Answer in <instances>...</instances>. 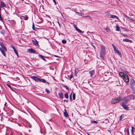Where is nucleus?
Masks as SVG:
<instances>
[{"label": "nucleus", "mask_w": 135, "mask_h": 135, "mask_svg": "<svg viewBox=\"0 0 135 135\" xmlns=\"http://www.w3.org/2000/svg\"><path fill=\"white\" fill-rule=\"evenodd\" d=\"M122 98L121 97H119L117 98H114L112 99L111 101V103L112 104H115L118 103L119 101L121 100Z\"/></svg>", "instance_id": "obj_1"}, {"label": "nucleus", "mask_w": 135, "mask_h": 135, "mask_svg": "<svg viewBox=\"0 0 135 135\" xmlns=\"http://www.w3.org/2000/svg\"><path fill=\"white\" fill-rule=\"evenodd\" d=\"M101 51L100 54L101 55H105V49L104 46L101 45H100Z\"/></svg>", "instance_id": "obj_2"}, {"label": "nucleus", "mask_w": 135, "mask_h": 135, "mask_svg": "<svg viewBox=\"0 0 135 135\" xmlns=\"http://www.w3.org/2000/svg\"><path fill=\"white\" fill-rule=\"evenodd\" d=\"M129 100L128 96L126 97L123 99H122V104H126L127 102H128V100Z\"/></svg>", "instance_id": "obj_3"}, {"label": "nucleus", "mask_w": 135, "mask_h": 135, "mask_svg": "<svg viewBox=\"0 0 135 135\" xmlns=\"http://www.w3.org/2000/svg\"><path fill=\"white\" fill-rule=\"evenodd\" d=\"M114 51L115 53H117L119 56H121L122 55L120 53V52L118 51V49L116 47L114 48Z\"/></svg>", "instance_id": "obj_4"}, {"label": "nucleus", "mask_w": 135, "mask_h": 135, "mask_svg": "<svg viewBox=\"0 0 135 135\" xmlns=\"http://www.w3.org/2000/svg\"><path fill=\"white\" fill-rule=\"evenodd\" d=\"M123 79L124 80V81L126 82H127L129 81L128 77L126 74H125V75L123 78Z\"/></svg>", "instance_id": "obj_5"}, {"label": "nucleus", "mask_w": 135, "mask_h": 135, "mask_svg": "<svg viewBox=\"0 0 135 135\" xmlns=\"http://www.w3.org/2000/svg\"><path fill=\"white\" fill-rule=\"evenodd\" d=\"M31 78L36 81L38 82H40V78H39L35 76H32L31 77Z\"/></svg>", "instance_id": "obj_6"}, {"label": "nucleus", "mask_w": 135, "mask_h": 135, "mask_svg": "<svg viewBox=\"0 0 135 135\" xmlns=\"http://www.w3.org/2000/svg\"><path fill=\"white\" fill-rule=\"evenodd\" d=\"M0 45L3 49V50H4V51H6L7 49L6 48V47L1 42H0Z\"/></svg>", "instance_id": "obj_7"}, {"label": "nucleus", "mask_w": 135, "mask_h": 135, "mask_svg": "<svg viewBox=\"0 0 135 135\" xmlns=\"http://www.w3.org/2000/svg\"><path fill=\"white\" fill-rule=\"evenodd\" d=\"M28 52L33 54L36 53V51L32 49H30L28 50Z\"/></svg>", "instance_id": "obj_8"}, {"label": "nucleus", "mask_w": 135, "mask_h": 135, "mask_svg": "<svg viewBox=\"0 0 135 135\" xmlns=\"http://www.w3.org/2000/svg\"><path fill=\"white\" fill-rule=\"evenodd\" d=\"M89 73L90 75V77H92L94 75L95 71L94 70H92L89 71Z\"/></svg>", "instance_id": "obj_9"}, {"label": "nucleus", "mask_w": 135, "mask_h": 135, "mask_svg": "<svg viewBox=\"0 0 135 135\" xmlns=\"http://www.w3.org/2000/svg\"><path fill=\"white\" fill-rule=\"evenodd\" d=\"M74 26L76 30L78 32L80 33L83 32L82 31L80 30L75 25H74Z\"/></svg>", "instance_id": "obj_10"}, {"label": "nucleus", "mask_w": 135, "mask_h": 135, "mask_svg": "<svg viewBox=\"0 0 135 135\" xmlns=\"http://www.w3.org/2000/svg\"><path fill=\"white\" fill-rule=\"evenodd\" d=\"M122 106L123 108L125 109V110H129V109L128 107V106L126 105L125 104H122Z\"/></svg>", "instance_id": "obj_11"}, {"label": "nucleus", "mask_w": 135, "mask_h": 135, "mask_svg": "<svg viewBox=\"0 0 135 135\" xmlns=\"http://www.w3.org/2000/svg\"><path fill=\"white\" fill-rule=\"evenodd\" d=\"M0 5L1 8H3L4 7H6V5L5 3H4L3 1H1L0 2Z\"/></svg>", "instance_id": "obj_12"}, {"label": "nucleus", "mask_w": 135, "mask_h": 135, "mask_svg": "<svg viewBox=\"0 0 135 135\" xmlns=\"http://www.w3.org/2000/svg\"><path fill=\"white\" fill-rule=\"evenodd\" d=\"M32 41L33 44L35 45H38V42L35 39H34L33 40H32Z\"/></svg>", "instance_id": "obj_13"}, {"label": "nucleus", "mask_w": 135, "mask_h": 135, "mask_svg": "<svg viewBox=\"0 0 135 135\" xmlns=\"http://www.w3.org/2000/svg\"><path fill=\"white\" fill-rule=\"evenodd\" d=\"M38 56L39 57L42 59L44 61H46V59L45 58V57L44 56L40 54L38 55Z\"/></svg>", "instance_id": "obj_14"}, {"label": "nucleus", "mask_w": 135, "mask_h": 135, "mask_svg": "<svg viewBox=\"0 0 135 135\" xmlns=\"http://www.w3.org/2000/svg\"><path fill=\"white\" fill-rule=\"evenodd\" d=\"M128 98L129 99H132L133 100L134 99V96L133 95H131L128 96Z\"/></svg>", "instance_id": "obj_15"}, {"label": "nucleus", "mask_w": 135, "mask_h": 135, "mask_svg": "<svg viewBox=\"0 0 135 135\" xmlns=\"http://www.w3.org/2000/svg\"><path fill=\"white\" fill-rule=\"evenodd\" d=\"M123 41L126 42H129L130 43H131L132 42V41L131 40H129L127 38H126L124 39L123 40Z\"/></svg>", "instance_id": "obj_16"}, {"label": "nucleus", "mask_w": 135, "mask_h": 135, "mask_svg": "<svg viewBox=\"0 0 135 135\" xmlns=\"http://www.w3.org/2000/svg\"><path fill=\"white\" fill-rule=\"evenodd\" d=\"M22 17L23 18V19L25 20H26L28 19V17L26 15L22 16Z\"/></svg>", "instance_id": "obj_17"}, {"label": "nucleus", "mask_w": 135, "mask_h": 135, "mask_svg": "<svg viewBox=\"0 0 135 135\" xmlns=\"http://www.w3.org/2000/svg\"><path fill=\"white\" fill-rule=\"evenodd\" d=\"M0 51L1 52V53L4 56H5L6 55V54L5 52L0 47Z\"/></svg>", "instance_id": "obj_18"}, {"label": "nucleus", "mask_w": 135, "mask_h": 135, "mask_svg": "<svg viewBox=\"0 0 135 135\" xmlns=\"http://www.w3.org/2000/svg\"><path fill=\"white\" fill-rule=\"evenodd\" d=\"M110 17H111V18H116L117 20H119L118 17L115 15H111Z\"/></svg>", "instance_id": "obj_19"}, {"label": "nucleus", "mask_w": 135, "mask_h": 135, "mask_svg": "<svg viewBox=\"0 0 135 135\" xmlns=\"http://www.w3.org/2000/svg\"><path fill=\"white\" fill-rule=\"evenodd\" d=\"M64 114L66 117H68V114L65 109V112H64Z\"/></svg>", "instance_id": "obj_20"}, {"label": "nucleus", "mask_w": 135, "mask_h": 135, "mask_svg": "<svg viewBox=\"0 0 135 135\" xmlns=\"http://www.w3.org/2000/svg\"><path fill=\"white\" fill-rule=\"evenodd\" d=\"M126 74H125L123 73H119V75L120 76H121L122 78L124 77V76Z\"/></svg>", "instance_id": "obj_21"}, {"label": "nucleus", "mask_w": 135, "mask_h": 135, "mask_svg": "<svg viewBox=\"0 0 135 135\" xmlns=\"http://www.w3.org/2000/svg\"><path fill=\"white\" fill-rule=\"evenodd\" d=\"M130 85L131 88H132L133 90L135 89V83Z\"/></svg>", "instance_id": "obj_22"}, {"label": "nucleus", "mask_w": 135, "mask_h": 135, "mask_svg": "<svg viewBox=\"0 0 135 135\" xmlns=\"http://www.w3.org/2000/svg\"><path fill=\"white\" fill-rule=\"evenodd\" d=\"M135 83L133 79H131L130 80V85Z\"/></svg>", "instance_id": "obj_23"}, {"label": "nucleus", "mask_w": 135, "mask_h": 135, "mask_svg": "<svg viewBox=\"0 0 135 135\" xmlns=\"http://www.w3.org/2000/svg\"><path fill=\"white\" fill-rule=\"evenodd\" d=\"M116 30L117 31H120V28L118 25H117L116 26Z\"/></svg>", "instance_id": "obj_24"}, {"label": "nucleus", "mask_w": 135, "mask_h": 135, "mask_svg": "<svg viewBox=\"0 0 135 135\" xmlns=\"http://www.w3.org/2000/svg\"><path fill=\"white\" fill-rule=\"evenodd\" d=\"M40 82H43L44 83H45L46 82V81L44 79H40Z\"/></svg>", "instance_id": "obj_25"}, {"label": "nucleus", "mask_w": 135, "mask_h": 135, "mask_svg": "<svg viewBox=\"0 0 135 135\" xmlns=\"http://www.w3.org/2000/svg\"><path fill=\"white\" fill-rule=\"evenodd\" d=\"M135 132V128L134 127L132 126V133Z\"/></svg>", "instance_id": "obj_26"}, {"label": "nucleus", "mask_w": 135, "mask_h": 135, "mask_svg": "<svg viewBox=\"0 0 135 135\" xmlns=\"http://www.w3.org/2000/svg\"><path fill=\"white\" fill-rule=\"evenodd\" d=\"M100 58L102 60H104V57L103 56L104 55H101V54H100Z\"/></svg>", "instance_id": "obj_27"}, {"label": "nucleus", "mask_w": 135, "mask_h": 135, "mask_svg": "<svg viewBox=\"0 0 135 135\" xmlns=\"http://www.w3.org/2000/svg\"><path fill=\"white\" fill-rule=\"evenodd\" d=\"M59 95L60 98H62L63 97V94L62 93H60L59 94Z\"/></svg>", "instance_id": "obj_28"}, {"label": "nucleus", "mask_w": 135, "mask_h": 135, "mask_svg": "<svg viewBox=\"0 0 135 135\" xmlns=\"http://www.w3.org/2000/svg\"><path fill=\"white\" fill-rule=\"evenodd\" d=\"M65 96L66 98L68 99L69 98L68 94L67 93H65Z\"/></svg>", "instance_id": "obj_29"}, {"label": "nucleus", "mask_w": 135, "mask_h": 135, "mask_svg": "<svg viewBox=\"0 0 135 135\" xmlns=\"http://www.w3.org/2000/svg\"><path fill=\"white\" fill-rule=\"evenodd\" d=\"M91 123L93 124H96L98 122H97V121H96L91 120Z\"/></svg>", "instance_id": "obj_30"}, {"label": "nucleus", "mask_w": 135, "mask_h": 135, "mask_svg": "<svg viewBox=\"0 0 135 135\" xmlns=\"http://www.w3.org/2000/svg\"><path fill=\"white\" fill-rule=\"evenodd\" d=\"M73 99L74 100H75V94L74 93H73Z\"/></svg>", "instance_id": "obj_31"}, {"label": "nucleus", "mask_w": 135, "mask_h": 135, "mask_svg": "<svg viewBox=\"0 0 135 135\" xmlns=\"http://www.w3.org/2000/svg\"><path fill=\"white\" fill-rule=\"evenodd\" d=\"M126 132H127V135H129V130L128 128H127L126 130Z\"/></svg>", "instance_id": "obj_32"}, {"label": "nucleus", "mask_w": 135, "mask_h": 135, "mask_svg": "<svg viewBox=\"0 0 135 135\" xmlns=\"http://www.w3.org/2000/svg\"><path fill=\"white\" fill-rule=\"evenodd\" d=\"M72 93H71L70 95V101H72Z\"/></svg>", "instance_id": "obj_33"}, {"label": "nucleus", "mask_w": 135, "mask_h": 135, "mask_svg": "<svg viewBox=\"0 0 135 135\" xmlns=\"http://www.w3.org/2000/svg\"><path fill=\"white\" fill-rule=\"evenodd\" d=\"M62 42L63 44H65L66 42V41L65 40H62Z\"/></svg>", "instance_id": "obj_34"}, {"label": "nucleus", "mask_w": 135, "mask_h": 135, "mask_svg": "<svg viewBox=\"0 0 135 135\" xmlns=\"http://www.w3.org/2000/svg\"><path fill=\"white\" fill-rule=\"evenodd\" d=\"M46 92L47 93L49 94L50 93V91L46 88L45 89Z\"/></svg>", "instance_id": "obj_35"}, {"label": "nucleus", "mask_w": 135, "mask_h": 135, "mask_svg": "<svg viewBox=\"0 0 135 135\" xmlns=\"http://www.w3.org/2000/svg\"><path fill=\"white\" fill-rule=\"evenodd\" d=\"M68 77L70 79H71L73 77V75H71L69 76H68Z\"/></svg>", "instance_id": "obj_36"}, {"label": "nucleus", "mask_w": 135, "mask_h": 135, "mask_svg": "<svg viewBox=\"0 0 135 135\" xmlns=\"http://www.w3.org/2000/svg\"><path fill=\"white\" fill-rule=\"evenodd\" d=\"M14 52L17 55V56H18V53H17V51L16 50H15Z\"/></svg>", "instance_id": "obj_37"}, {"label": "nucleus", "mask_w": 135, "mask_h": 135, "mask_svg": "<svg viewBox=\"0 0 135 135\" xmlns=\"http://www.w3.org/2000/svg\"><path fill=\"white\" fill-rule=\"evenodd\" d=\"M105 30L107 32H109L110 30L109 28H107L105 29Z\"/></svg>", "instance_id": "obj_38"}, {"label": "nucleus", "mask_w": 135, "mask_h": 135, "mask_svg": "<svg viewBox=\"0 0 135 135\" xmlns=\"http://www.w3.org/2000/svg\"><path fill=\"white\" fill-rule=\"evenodd\" d=\"M64 87L67 90H68L69 89V88L66 85H65L64 86Z\"/></svg>", "instance_id": "obj_39"}, {"label": "nucleus", "mask_w": 135, "mask_h": 135, "mask_svg": "<svg viewBox=\"0 0 135 135\" xmlns=\"http://www.w3.org/2000/svg\"><path fill=\"white\" fill-rule=\"evenodd\" d=\"M80 15L81 16H83V17H84V14L83 13H80Z\"/></svg>", "instance_id": "obj_40"}, {"label": "nucleus", "mask_w": 135, "mask_h": 135, "mask_svg": "<svg viewBox=\"0 0 135 135\" xmlns=\"http://www.w3.org/2000/svg\"><path fill=\"white\" fill-rule=\"evenodd\" d=\"M1 33L2 34H4V33H5V32H4V31H1Z\"/></svg>", "instance_id": "obj_41"}, {"label": "nucleus", "mask_w": 135, "mask_h": 135, "mask_svg": "<svg viewBox=\"0 0 135 135\" xmlns=\"http://www.w3.org/2000/svg\"><path fill=\"white\" fill-rule=\"evenodd\" d=\"M105 14L106 15H109L110 14V13L108 12H105Z\"/></svg>", "instance_id": "obj_42"}, {"label": "nucleus", "mask_w": 135, "mask_h": 135, "mask_svg": "<svg viewBox=\"0 0 135 135\" xmlns=\"http://www.w3.org/2000/svg\"><path fill=\"white\" fill-rule=\"evenodd\" d=\"M11 47H12V49H13L14 51H15V50H16V49H15V47L14 46H11Z\"/></svg>", "instance_id": "obj_43"}, {"label": "nucleus", "mask_w": 135, "mask_h": 135, "mask_svg": "<svg viewBox=\"0 0 135 135\" xmlns=\"http://www.w3.org/2000/svg\"><path fill=\"white\" fill-rule=\"evenodd\" d=\"M11 47H12V49H13L14 51H15V50H16V49H15V47L14 46H11Z\"/></svg>", "instance_id": "obj_44"}, {"label": "nucleus", "mask_w": 135, "mask_h": 135, "mask_svg": "<svg viewBox=\"0 0 135 135\" xmlns=\"http://www.w3.org/2000/svg\"><path fill=\"white\" fill-rule=\"evenodd\" d=\"M53 1L54 2V3L55 4V5H56V2L55 0H53Z\"/></svg>", "instance_id": "obj_45"}, {"label": "nucleus", "mask_w": 135, "mask_h": 135, "mask_svg": "<svg viewBox=\"0 0 135 135\" xmlns=\"http://www.w3.org/2000/svg\"><path fill=\"white\" fill-rule=\"evenodd\" d=\"M34 24L33 23V25H32V28L33 30H35V29L34 28Z\"/></svg>", "instance_id": "obj_46"}, {"label": "nucleus", "mask_w": 135, "mask_h": 135, "mask_svg": "<svg viewBox=\"0 0 135 135\" xmlns=\"http://www.w3.org/2000/svg\"><path fill=\"white\" fill-rule=\"evenodd\" d=\"M84 17H85L90 18V16H84Z\"/></svg>", "instance_id": "obj_47"}, {"label": "nucleus", "mask_w": 135, "mask_h": 135, "mask_svg": "<svg viewBox=\"0 0 135 135\" xmlns=\"http://www.w3.org/2000/svg\"><path fill=\"white\" fill-rule=\"evenodd\" d=\"M125 17H126V18H128V19H129V17H128L126 15H125Z\"/></svg>", "instance_id": "obj_48"}, {"label": "nucleus", "mask_w": 135, "mask_h": 135, "mask_svg": "<svg viewBox=\"0 0 135 135\" xmlns=\"http://www.w3.org/2000/svg\"><path fill=\"white\" fill-rule=\"evenodd\" d=\"M28 126L30 128H31L32 127V125L30 124H28Z\"/></svg>", "instance_id": "obj_49"}, {"label": "nucleus", "mask_w": 135, "mask_h": 135, "mask_svg": "<svg viewBox=\"0 0 135 135\" xmlns=\"http://www.w3.org/2000/svg\"><path fill=\"white\" fill-rule=\"evenodd\" d=\"M112 45L113 47V48H114L116 47L113 44H112Z\"/></svg>", "instance_id": "obj_50"}, {"label": "nucleus", "mask_w": 135, "mask_h": 135, "mask_svg": "<svg viewBox=\"0 0 135 135\" xmlns=\"http://www.w3.org/2000/svg\"><path fill=\"white\" fill-rule=\"evenodd\" d=\"M105 120H106V123L107 122H109V120L108 119H106Z\"/></svg>", "instance_id": "obj_51"}, {"label": "nucleus", "mask_w": 135, "mask_h": 135, "mask_svg": "<svg viewBox=\"0 0 135 135\" xmlns=\"http://www.w3.org/2000/svg\"><path fill=\"white\" fill-rule=\"evenodd\" d=\"M57 22L59 24V25L60 26V27H61V25H60V23H59V22Z\"/></svg>", "instance_id": "obj_52"}, {"label": "nucleus", "mask_w": 135, "mask_h": 135, "mask_svg": "<svg viewBox=\"0 0 135 135\" xmlns=\"http://www.w3.org/2000/svg\"><path fill=\"white\" fill-rule=\"evenodd\" d=\"M75 13H77V14H79V15H80L79 13V12H76V11H75Z\"/></svg>", "instance_id": "obj_53"}, {"label": "nucleus", "mask_w": 135, "mask_h": 135, "mask_svg": "<svg viewBox=\"0 0 135 135\" xmlns=\"http://www.w3.org/2000/svg\"><path fill=\"white\" fill-rule=\"evenodd\" d=\"M76 69H75V74H77V73L78 72H77V73H76Z\"/></svg>", "instance_id": "obj_54"}, {"label": "nucleus", "mask_w": 135, "mask_h": 135, "mask_svg": "<svg viewBox=\"0 0 135 135\" xmlns=\"http://www.w3.org/2000/svg\"><path fill=\"white\" fill-rule=\"evenodd\" d=\"M54 56L55 57H58V56L56 55H54Z\"/></svg>", "instance_id": "obj_55"}, {"label": "nucleus", "mask_w": 135, "mask_h": 135, "mask_svg": "<svg viewBox=\"0 0 135 135\" xmlns=\"http://www.w3.org/2000/svg\"><path fill=\"white\" fill-rule=\"evenodd\" d=\"M8 85V86L9 87H11V86L9 85Z\"/></svg>", "instance_id": "obj_56"}, {"label": "nucleus", "mask_w": 135, "mask_h": 135, "mask_svg": "<svg viewBox=\"0 0 135 135\" xmlns=\"http://www.w3.org/2000/svg\"><path fill=\"white\" fill-rule=\"evenodd\" d=\"M108 131H109V132H111V131L109 130H108Z\"/></svg>", "instance_id": "obj_57"}, {"label": "nucleus", "mask_w": 135, "mask_h": 135, "mask_svg": "<svg viewBox=\"0 0 135 135\" xmlns=\"http://www.w3.org/2000/svg\"><path fill=\"white\" fill-rule=\"evenodd\" d=\"M6 135H8V134L7 133H6Z\"/></svg>", "instance_id": "obj_58"}, {"label": "nucleus", "mask_w": 135, "mask_h": 135, "mask_svg": "<svg viewBox=\"0 0 135 135\" xmlns=\"http://www.w3.org/2000/svg\"><path fill=\"white\" fill-rule=\"evenodd\" d=\"M1 9L0 8V12H1Z\"/></svg>", "instance_id": "obj_59"}, {"label": "nucleus", "mask_w": 135, "mask_h": 135, "mask_svg": "<svg viewBox=\"0 0 135 135\" xmlns=\"http://www.w3.org/2000/svg\"><path fill=\"white\" fill-rule=\"evenodd\" d=\"M6 103H5V105H6Z\"/></svg>", "instance_id": "obj_60"}, {"label": "nucleus", "mask_w": 135, "mask_h": 135, "mask_svg": "<svg viewBox=\"0 0 135 135\" xmlns=\"http://www.w3.org/2000/svg\"><path fill=\"white\" fill-rule=\"evenodd\" d=\"M10 135H12V134H11Z\"/></svg>", "instance_id": "obj_61"}, {"label": "nucleus", "mask_w": 135, "mask_h": 135, "mask_svg": "<svg viewBox=\"0 0 135 135\" xmlns=\"http://www.w3.org/2000/svg\"><path fill=\"white\" fill-rule=\"evenodd\" d=\"M123 35L125 36V35Z\"/></svg>", "instance_id": "obj_62"}, {"label": "nucleus", "mask_w": 135, "mask_h": 135, "mask_svg": "<svg viewBox=\"0 0 135 135\" xmlns=\"http://www.w3.org/2000/svg\"><path fill=\"white\" fill-rule=\"evenodd\" d=\"M119 120H121V119H119Z\"/></svg>", "instance_id": "obj_63"}]
</instances>
